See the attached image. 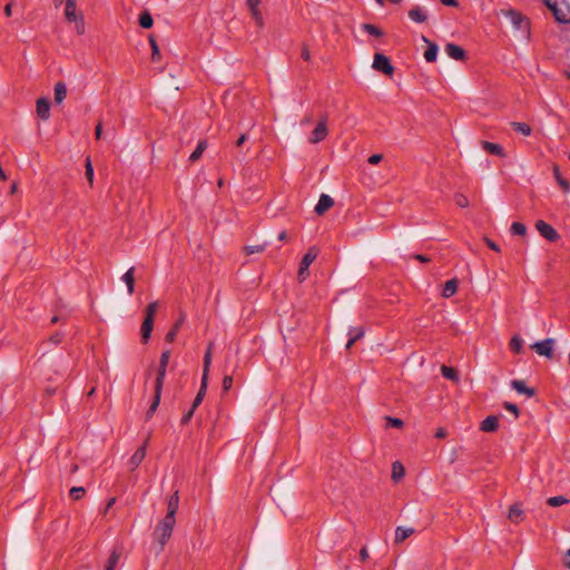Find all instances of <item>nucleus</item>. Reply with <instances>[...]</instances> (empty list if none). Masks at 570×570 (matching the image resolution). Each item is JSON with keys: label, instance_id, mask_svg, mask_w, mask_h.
Segmentation results:
<instances>
[{"label": "nucleus", "instance_id": "nucleus-35", "mask_svg": "<svg viewBox=\"0 0 570 570\" xmlns=\"http://www.w3.org/2000/svg\"><path fill=\"white\" fill-rule=\"evenodd\" d=\"M154 24V19L149 11L145 10L139 16V26L144 29H150Z\"/></svg>", "mask_w": 570, "mask_h": 570}, {"label": "nucleus", "instance_id": "nucleus-52", "mask_svg": "<svg viewBox=\"0 0 570 570\" xmlns=\"http://www.w3.org/2000/svg\"><path fill=\"white\" fill-rule=\"evenodd\" d=\"M503 407L507 411L511 412L514 415L515 419L519 417L520 412H519V407L515 404L510 403V402H504L503 403Z\"/></svg>", "mask_w": 570, "mask_h": 570}, {"label": "nucleus", "instance_id": "nucleus-43", "mask_svg": "<svg viewBox=\"0 0 570 570\" xmlns=\"http://www.w3.org/2000/svg\"><path fill=\"white\" fill-rule=\"evenodd\" d=\"M553 171H554V177H556L558 184L560 185V187L563 189L564 193H569L570 191V184H569V181L566 180L561 176L558 167H554Z\"/></svg>", "mask_w": 570, "mask_h": 570}, {"label": "nucleus", "instance_id": "nucleus-50", "mask_svg": "<svg viewBox=\"0 0 570 570\" xmlns=\"http://www.w3.org/2000/svg\"><path fill=\"white\" fill-rule=\"evenodd\" d=\"M208 377L209 376L202 375V384H200L199 391H198V393L196 395V396H202L203 400H204V397L206 395Z\"/></svg>", "mask_w": 570, "mask_h": 570}, {"label": "nucleus", "instance_id": "nucleus-32", "mask_svg": "<svg viewBox=\"0 0 570 570\" xmlns=\"http://www.w3.org/2000/svg\"><path fill=\"white\" fill-rule=\"evenodd\" d=\"M121 557V552L117 549H114L105 564V570H115Z\"/></svg>", "mask_w": 570, "mask_h": 570}, {"label": "nucleus", "instance_id": "nucleus-16", "mask_svg": "<svg viewBox=\"0 0 570 570\" xmlns=\"http://www.w3.org/2000/svg\"><path fill=\"white\" fill-rule=\"evenodd\" d=\"M146 445H147V442H145L141 446H139L135 451V453L131 455V458L129 460L130 470L134 471L144 461V459L146 456Z\"/></svg>", "mask_w": 570, "mask_h": 570}, {"label": "nucleus", "instance_id": "nucleus-51", "mask_svg": "<svg viewBox=\"0 0 570 570\" xmlns=\"http://www.w3.org/2000/svg\"><path fill=\"white\" fill-rule=\"evenodd\" d=\"M208 377L209 376L202 375V384H200L199 391H198V393L196 395V396H202L203 400H204V397L206 395Z\"/></svg>", "mask_w": 570, "mask_h": 570}, {"label": "nucleus", "instance_id": "nucleus-62", "mask_svg": "<svg viewBox=\"0 0 570 570\" xmlns=\"http://www.w3.org/2000/svg\"><path fill=\"white\" fill-rule=\"evenodd\" d=\"M413 258H414V259H416V261H419V262H421V263H428V262H430V261H431V259H430V257H428V256H425V255H422V254H415V255L413 256Z\"/></svg>", "mask_w": 570, "mask_h": 570}, {"label": "nucleus", "instance_id": "nucleus-64", "mask_svg": "<svg viewBox=\"0 0 570 570\" xmlns=\"http://www.w3.org/2000/svg\"><path fill=\"white\" fill-rule=\"evenodd\" d=\"M564 566L570 569V548L566 552Z\"/></svg>", "mask_w": 570, "mask_h": 570}, {"label": "nucleus", "instance_id": "nucleus-7", "mask_svg": "<svg viewBox=\"0 0 570 570\" xmlns=\"http://www.w3.org/2000/svg\"><path fill=\"white\" fill-rule=\"evenodd\" d=\"M535 228L540 235L549 242H556L560 237L558 232L544 220H538L535 223Z\"/></svg>", "mask_w": 570, "mask_h": 570}, {"label": "nucleus", "instance_id": "nucleus-46", "mask_svg": "<svg viewBox=\"0 0 570 570\" xmlns=\"http://www.w3.org/2000/svg\"><path fill=\"white\" fill-rule=\"evenodd\" d=\"M157 308H158V302L155 301V302L149 303L145 311V313H146L145 318H150L151 321H154Z\"/></svg>", "mask_w": 570, "mask_h": 570}, {"label": "nucleus", "instance_id": "nucleus-23", "mask_svg": "<svg viewBox=\"0 0 570 570\" xmlns=\"http://www.w3.org/2000/svg\"><path fill=\"white\" fill-rule=\"evenodd\" d=\"M163 386L164 385H156L155 384V395H154V400L149 406V409L147 410L146 412V416L147 419H150L154 413L156 412L159 403H160V397H161V391H163Z\"/></svg>", "mask_w": 570, "mask_h": 570}, {"label": "nucleus", "instance_id": "nucleus-21", "mask_svg": "<svg viewBox=\"0 0 570 570\" xmlns=\"http://www.w3.org/2000/svg\"><path fill=\"white\" fill-rule=\"evenodd\" d=\"M499 429V419L495 415L487 416L480 425V430L483 432H495Z\"/></svg>", "mask_w": 570, "mask_h": 570}, {"label": "nucleus", "instance_id": "nucleus-4", "mask_svg": "<svg viewBox=\"0 0 570 570\" xmlns=\"http://www.w3.org/2000/svg\"><path fill=\"white\" fill-rule=\"evenodd\" d=\"M318 255V249L316 247H311L307 253L303 256L302 262L299 264L297 278L299 282H304L309 275L308 268L311 264L316 259Z\"/></svg>", "mask_w": 570, "mask_h": 570}, {"label": "nucleus", "instance_id": "nucleus-18", "mask_svg": "<svg viewBox=\"0 0 570 570\" xmlns=\"http://www.w3.org/2000/svg\"><path fill=\"white\" fill-rule=\"evenodd\" d=\"M422 40L428 45L424 52V58L428 62H434L438 58L439 47L436 43L430 41L425 36H422Z\"/></svg>", "mask_w": 570, "mask_h": 570}, {"label": "nucleus", "instance_id": "nucleus-17", "mask_svg": "<svg viewBox=\"0 0 570 570\" xmlns=\"http://www.w3.org/2000/svg\"><path fill=\"white\" fill-rule=\"evenodd\" d=\"M82 14L77 13V0H66L65 17L68 22L77 21Z\"/></svg>", "mask_w": 570, "mask_h": 570}, {"label": "nucleus", "instance_id": "nucleus-13", "mask_svg": "<svg viewBox=\"0 0 570 570\" xmlns=\"http://www.w3.org/2000/svg\"><path fill=\"white\" fill-rule=\"evenodd\" d=\"M334 200L333 198L327 194H322L320 196V199L314 208L315 213L317 215L325 214L331 207H333Z\"/></svg>", "mask_w": 570, "mask_h": 570}, {"label": "nucleus", "instance_id": "nucleus-22", "mask_svg": "<svg viewBox=\"0 0 570 570\" xmlns=\"http://www.w3.org/2000/svg\"><path fill=\"white\" fill-rule=\"evenodd\" d=\"M186 315L184 313L180 314L179 318L174 323L173 327L169 330V332L165 336V341L167 343H173L176 338L177 333L179 332L180 327L183 326L185 322Z\"/></svg>", "mask_w": 570, "mask_h": 570}, {"label": "nucleus", "instance_id": "nucleus-30", "mask_svg": "<svg viewBox=\"0 0 570 570\" xmlns=\"http://www.w3.org/2000/svg\"><path fill=\"white\" fill-rule=\"evenodd\" d=\"M458 291V279L452 278L445 282L442 291V296L449 298L453 296Z\"/></svg>", "mask_w": 570, "mask_h": 570}, {"label": "nucleus", "instance_id": "nucleus-60", "mask_svg": "<svg viewBox=\"0 0 570 570\" xmlns=\"http://www.w3.org/2000/svg\"><path fill=\"white\" fill-rule=\"evenodd\" d=\"M302 58L305 60V61H309L311 60V52H309V49L306 45H303V48H302Z\"/></svg>", "mask_w": 570, "mask_h": 570}, {"label": "nucleus", "instance_id": "nucleus-57", "mask_svg": "<svg viewBox=\"0 0 570 570\" xmlns=\"http://www.w3.org/2000/svg\"><path fill=\"white\" fill-rule=\"evenodd\" d=\"M484 242H485L487 246H488L489 248H491L492 250L498 252V253L501 250V249H500V246H499L494 240H492V239H490V238L485 237V238H484Z\"/></svg>", "mask_w": 570, "mask_h": 570}, {"label": "nucleus", "instance_id": "nucleus-45", "mask_svg": "<svg viewBox=\"0 0 570 570\" xmlns=\"http://www.w3.org/2000/svg\"><path fill=\"white\" fill-rule=\"evenodd\" d=\"M267 246H268V243H263L259 245H249V246L245 247V252L247 255H252L255 253H262L266 249Z\"/></svg>", "mask_w": 570, "mask_h": 570}, {"label": "nucleus", "instance_id": "nucleus-15", "mask_svg": "<svg viewBox=\"0 0 570 570\" xmlns=\"http://www.w3.org/2000/svg\"><path fill=\"white\" fill-rule=\"evenodd\" d=\"M365 334V330L363 326H352L348 328V332H347V335H348V341L346 343V350H350L355 342H357L358 340H361Z\"/></svg>", "mask_w": 570, "mask_h": 570}, {"label": "nucleus", "instance_id": "nucleus-49", "mask_svg": "<svg viewBox=\"0 0 570 570\" xmlns=\"http://www.w3.org/2000/svg\"><path fill=\"white\" fill-rule=\"evenodd\" d=\"M86 490L85 488L82 487H73L70 489V497L73 499V500H80L83 494H85Z\"/></svg>", "mask_w": 570, "mask_h": 570}, {"label": "nucleus", "instance_id": "nucleus-34", "mask_svg": "<svg viewBox=\"0 0 570 570\" xmlns=\"http://www.w3.org/2000/svg\"><path fill=\"white\" fill-rule=\"evenodd\" d=\"M511 127L515 132L521 134L522 136L525 137L530 136L532 132L531 127L525 122L512 121Z\"/></svg>", "mask_w": 570, "mask_h": 570}, {"label": "nucleus", "instance_id": "nucleus-8", "mask_svg": "<svg viewBox=\"0 0 570 570\" xmlns=\"http://www.w3.org/2000/svg\"><path fill=\"white\" fill-rule=\"evenodd\" d=\"M169 358H170V351L169 350L164 351L161 353L160 360H159V366H158L157 376H156V381H155L156 385H164Z\"/></svg>", "mask_w": 570, "mask_h": 570}, {"label": "nucleus", "instance_id": "nucleus-33", "mask_svg": "<svg viewBox=\"0 0 570 570\" xmlns=\"http://www.w3.org/2000/svg\"><path fill=\"white\" fill-rule=\"evenodd\" d=\"M414 533L413 528L397 527L395 530V541L402 542Z\"/></svg>", "mask_w": 570, "mask_h": 570}, {"label": "nucleus", "instance_id": "nucleus-31", "mask_svg": "<svg viewBox=\"0 0 570 570\" xmlns=\"http://www.w3.org/2000/svg\"><path fill=\"white\" fill-rule=\"evenodd\" d=\"M213 347H214V343L210 342L208 344L206 353L204 355V365H203V374L202 375L209 376V368H210V364H212V351H213Z\"/></svg>", "mask_w": 570, "mask_h": 570}, {"label": "nucleus", "instance_id": "nucleus-56", "mask_svg": "<svg viewBox=\"0 0 570 570\" xmlns=\"http://www.w3.org/2000/svg\"><path fill=\"white\" fill-rule=\"evenodd\" d=\"M63 338V333L61 332H56L53 333L50 337H49V341L56 345L60 344L61 341Z\"/></svg>", "mask_w": 570, "mask_h": 570}, {"label": "nucleus", "instance_id": "nucleus-14", "mask_svg": "<svg viewBox=\"0 0 570 570\" xmlns=\"http://www.w3.org/2000/svg\"><path fill=\"white\" fill-rule=\"evenodd\" d=\"M446 55L458 61H462L466 58L464 49L455 43H448L444 48Z\"/></svg>", "mask_w": 570, "mask_h": 570}, {"label": "nucleus", "instance_id": "nucleus-36", "mask_svg": "<svg viewBox=\"0 0 570 570\" xmlns=\"http://www.w3.org/2000/svg\"><path fill=\"white\" fill-rule=\"evenodd\" d=\"M206 148H207V141L206 140H199L196 149L190 154L189 160L191 163L197 161L202 157V155H203V153L205 151Z\"/></svg>", "mask_w": 570, "mask_h": 570}, {"label": "nucleus", "instance_id": "nucleus-27", "mask_svg": "<svg viewBox=\"0 0 570 570\" xmlns=\"http://www.w3.org/2000/svg\"><path fill=\"white\" fill-rule=\"evenodd\" d=\"M409 17L412 21L416 22V23H423L426 21L428 19V16L426 13L424 12V10L416 6V7H413L410 11H409Z\"/></svg>", "mask_w": 570, "mask_h": 570}, {"label": "nucleus", "instance_id": "nucleus-28", "mask_svg": "<svg viewBox=\"0 0 570 570\" xmlns=\"http://www.w3.org/2000/svg\"><path fill=\"white\" fill-rule=\"evenodd\" d=\"M55 104L60 105L67 97V86L65 82L59 81L55 85Z\"/></svg>", "mask_w": 570, "mask_h": 570}, {"label": "nucleus", "instance_id": "nucleus-20", "mask_svg": "<svg viewBox=\"0 0 570 570\" xmlns=\"http://www.w3.org/2000/svg\"><path fill=\"white\" fill-rule=\"evenodd\" d=\"M511 387L515 390L519 394H524L528 397H532L535 395V390L532 387H528L524 381L513 380L510 383Z\"/></svg>", "mask_w": 570, "mask_h": 570}, {"label": "nucleus", "instance_id": "nucleus-2", "mask_svg": "<svg viewBox=\"0 0 570 570\" xmlns=\"http://www.w3.org/2000/svg\"><path fill=\"white\" fill-rule=\"evenodd\" d=\"M176 520L165 518L159 521L154 530V539L159 543V550L163 551L167 541L170 539Z\"/></svg>", "mask_w": 570, "mask_h": 570}, {"label": "nucleus", "instance_id": "nucleus-61", "mask_svg": "<svg viewBox=\"0 0 570 570\" xmlns=\"http://www.w3.org/2000/svg\"><path fill=\"white\" fill-rule=\"evenodd\" d=\"M446 435H448L446 430L443 428H439L435 432L436 439H444V438H446Z\"/></svg>", "mask_w": 570, "mask_h": 570}, {"label": "nucleus", "instance_id": "nucleus-55", "mask_svg": "<svg viewBox=\"0 0 570 570\" xmlns=\"http://www.w3.org/2000/svg\"><path fill=\"white\" fill-rule=\"evenodd\" d=\"M386 421L391 424V426L397 428V429L402 428L404 424L403 421L397 417L386 416Z\"/></svg>", "mask_w": 570, "mask_h": 570}, {"label": "nucleus", "instance_id": "nucleus-42", "mask_svg": "<svg viewBox=\"0 0 570 570\" xmlns=\"http://www.w3.org/2000/svg\"><path fill=\"white\" fill-rule=\"evenodd\" d=\"M362 29L365 32H367L368 35L377 37V38L382 37L384 35L382 29H380L379 27H376L375 24H372V23H363Z\"/></svg>", "mask_w": 570, "mask_h": 570}, {"label": "nucleus", "instance_id": "nucleus-24", "mask_svg": "<svg viewBox=\"0 0 570 570\" xmlns=\"http://www.w3.org/2000/svg\"><path fill=\"white\" fill-rule=\"evenodd\" d=\"M163 386L164 385H156L155 384V395H154V400L149 406V409L147 410L146 412V416L147 419H150L154 413L156 412L159 403H160V397H161V391H163Z\"/></svg>", "mask_w": 570, "mask_h": 570}, {"label": "nucleus", "instance_id": "nucleus-59", "mask_svg": "<svg viewBox=\"0 0 570 570\" xmlns=\"http://www.w3.org/2000/svg\"><path fill=\"white\" fill-rule=\"evenodd\" d=\"M383 156L381 154L371 155L367 159L368 164L376 165L382 160Z\"/></svg>", "mask_w": 570, "mask_h": 570}, {"label": "nucleus", "instance_id": "nucleus-37", "mask_svg": "<svg viewBox=\"0 0 570 570\" xmlns=\"http://www.w3.org/2000/svg\"><path fill=\"white\" fill-rule=\"evenodd\" d=\"M405 474V470H404V466L402 465L401 462L396 461L393 463L392 465V479L395 481V482H399Z\"/></svg>", "mask_w": 570, "mask_h": 570}, {"label": "nucleus", "instance_id": "nucleus-11", "mask_svg": "<svg viewBox=\"0 0 570 570\" xmlns=\"http://www.w3.org/2000/svg\"><path fill=\"white\" fill-rule=\"evenodd\" d=\"M37 115L42 120H48L50 118V101L46 97H41L37 100L36 104Z\"/></svg>", "mask_w": 570, "mask_h": 570}, {"label": "nucleus", "instance_id": "nucleus-12", "mask_svg": "<svg viewBox=\"0 0 570 570\" xmlns=\"http://www.w3.org/2000/svg\"><path fill=\"white\" fill-rule=\"evenodd\" d=\"M178 508H179V493H178V490H176L168 499L167 513H166L165 518L176 520V513L178 511Z\"/></svg>", "mask_w": 570, "mask_h": 570}, {"label": "nucleus", "instance_id": "nucleus-3", "mask_svg": "<svg viewBox=\"0 0 570 570\" xmlns=\"http://www.w3.org/2000/svg\"><path fill=\"white\" fill-rule=\"evenodd\" d=\"M560 23L570 22V6L566 0H542Z\"/></svg>", "mask_w": 570, "mask_h": 570}, {"label": "nucleus", "instance_id": "nucleus-47", "mask_svg": "<svg viewBox=\"0 0 570 570\" xmlns=\"http://www.w3.org/2000/svg\"><path fill=\"white\" fill-rule=\"evenodd\" d=\"M454 202L460 208H466L470 204L468 197L461 193L454 194Z\"/></svg>", "mask_w": 570, "mask_h": 570}, {"label": "nucleus", "instance_id": "nucleus-19", "mask_svg": "<svg viewBox=\"0 0 570 570\" xmlns=\"http://www.w3.org/2000/svg\"><path fill=\"white\" fill-rule=\"evenodd\" d=\"M481 146H482V148L485 151H488L491 155L498 156L500 158H504L505 157V153L503 150V147L501 145H499V144L490 142L488 140H482L481 141Z\"/></svg>", "mask_w": 570, "mask_h": 570}, {"label": "nucleus", "instance_id": "nucleus-25", "mask_svg": "<svg viewBox=\"0 0 570 570\" xmlns=\"http://www.w3.org/2000/svg\"><path fill=\"white\" fill-rule=\"evenodd\" d=\"M153 328H154V321H151L150 318H145L141 324V328H140L142 343H145V344L148 343V341L151 336Z\"/></svg>", "mask_w": 570, "mask_h": 570}, {"label": "nucleus", "instance_id": "nucleus-48", "mask_svg": "<svg viewBox=\"0 0 570 570\" xmlns=\"http://www.w3.org/2000/svg\"><path fill=\"white\" fill-rule=\"evenodd\" d=\"M85 176H86L87 180L89 181L90 186H92V184H94V167H92V164H91V160L89 157L86 159Z\"/></svg>", "mask_w": 570, "mask_h": 570}, {"label": "nucleus", "instance_id": "nucleus-6", "mask_svg": "<svg viewBox=\"0 0 570 570\" xmlns=\"http://www.w3.org/2000/svg\"><path fill=\"white\" fill-rule=\"evenodd\" d=\"M326 121H327V118H326V116H324L323 119L316 125V127L314 128V130L312 131V134L308 138V141L311 144H318L326 138V136L328 134Z\"/></svg>", "mask_w": 570, "mask_h": 570}, {"label": "nucleus", "instance_id": "nucleus-29", "mask_svg": "<svg viewBox=\"0 0 570 570\" xmlns=\"http://www.w3.org/2000/svg\"><path fill=\"white\" fill-rule=\"evenodd\" d=\"M508 518L514 523H518L523 519V510L520 503H514L510 507Z\"/></svg>", "mask_w": 570, "mask_h": 570}, {"label": "nucleus", "instance_id": "nucleus-10", "mask_svg": "<svg viewBox=\"0 0 570 570\" xmlns=\"http://www.w3.org/2000/svg\"><path fill=\"white\" fill-rule=\"evenodd\" d=\"M246 4L249 9L250 17L255 21L256 26L258 28H263L264 27V18H263V13L259 9L261 0H246Z\"/></svg>", "mask_w": 570, "mask_h": 570}, {"label": "nucleus", "instance_id": "nucleus-39", "mask_svg": "<svg viewBox=\"0 0 570 570\" xmlns=\"http://www.w3.org/2000/svg\"><path fill=\"white\" fill-rule=\"evenodd\" d=\"M441 373L448 380H451V381H458L459 380L458 371L454 367L442 365L441 366Z\"/></svg>", "mask_w": 570, "mask_h": 570}, {"label": "nucleus", "instance_id": "nucleus-38", "mask_svg": "<svg viewBox=\"0 0 570 570\" xmlns=\"http://www.w3.org/2000/svg\"><path fill=\"white\" fill-rule=\"evenodd\" d=\"M148 40H149V45L151 47V60L159 61L161 58V55H160V50H159L158 43L156 41V38L153 35H150L148 37Z\"/></svg>", "mask_w": 570, "mask_h": 570}, {"label": "nucleus", "instance_id": "nucleus-40", "mask_svg": "<svg viewBox=\"0 0 570 570\" xmlns=\"http://www.w3.org/2000/svg\"><path fill=\"white\" fill-rule=\"evenodd\" d=\"M510 348L515 354H520L523 351V341L521 337L514 335L510 341Z\"/></svg>", "mask_w": 570, "mask_h": 570}, {"label": "nucleus", "instance_id": "nucleus-44", "mask_svg": "<svg viewBox=\"0 0 570 570\" xmlns=\"http://www.w3.org/2000/svg\"><path fill=\"white\" fill-rule=\"evenodd\" d=\"M569 500L564 497V495H557V497H551L548 499L547 503L550 505V507H560V505H563L566 503H568Z\"/></svg>", "mask_w": 570, "mask_h": 570}, {"label": "nucleus", "instance_id": "nucleus-58", "mask_svg": "<svg viewBox=\"0 0 570 570\" xmlns=\"http://www.w3.org/2000/svg\"><path fill=\"white\" fill-rule=\"evenodd\" d=\"M194 412H195V410H193V409L190 407V409H189V411L183 415L180 423H181L183 425L188 424V422L191 420V417H193V415H194Z\"/></svg>", "mask_w": 570, "mask_h": 570}, {"label": "nucleus", "instance_id": "nucleus-9", "mask_svg": "<svg viewBox=\"0 0 570 570\" xmlns=\"http://www.w3.org/2000/svg\"><path fill=\"white\" fill-rule=\"evenodd\" d=\"M554 342L556 341L553 338H546L543 341L535 342L531 347L539 355H542V356H546L548 358H551L552 357V350H553Z\"/></svg>", "mask_w": 570, "mask_h": 570}, {"label": "nucleus", "instance_id": "nucleus-53", "mask_svg": "<svg viewBox=\"0 0 570 570\" xmlns=\"http://www.w3.org/2000/svg\"><path fill=\"white\" fill-rule=\"evenodd\" d=\"M76 22V31L78 35H83L85 31H86V24H85V19H83V16H81L80 18L77 19Z\"/></svg>", "mask_w": 570, "mask_h": 570}, {"label": "nucleus", "instance_id": "nucleus-54", "mask_svg": "<svg viewBox=\"0 0 570 570\" xmlns=\"http://www.w3.org/2000/svg\"><path fill=\"white\" fill-rule=\"evenodd\" d=\"M234 379L232 375H225L223 379V391L227 392L232 389Z\"/></svg>", "mask_w": 570, "mask_h": 570}, {"label": "nucleus", "instance_id": "nucleus-1", "mask_svg": "<svg viewBox=\"0 0 570 570\" xmlns=\"http://www.w3.org/2000/svg\"><path fill=\"white\" fill-rule=\"evenodd\" d=\"M500 14L509 19L514 31L519 32L522 39H530V20L522 12L515 9H502Z\"/></svg>", "mask_w": 570, "mask_h": 570}, {"label": "nucleus", "instance_id": "nucleus-63", "mask_svg": "<svg viewBox=\"0 0 570 570\" xmlns=\"http://www.w3.org/2000/svg\"><path fill=\"white\" fill-rule=\"evenodd\" d=\"M101 134H102V125L101 122L99 121L96 126V129H95V136L97 139H99L101 137Z\"/></svg>", "mask_w": 570, "mask_h": 570}, {"label": "nucleus", "instance_id": "nucleus-41", "mask_svg": "<svg viewBox=\"0 0 570 570\" xmlns=\"http://www.w3.org/2000/svg\"><path fill=\"white\" fill-rule=\"evenodd\" d=\"M510 232L512 235L525 236L527 226L523 223L514 222V223H512V225L510 227Z\"/></svg>", "mask_w": 570, "mask_h": 570}, {"label": "nucleus", "instance_id": "nucleus-26", "mask_svg": "<svg viewBox=\"0 0 570 570\" xmlns=\"http://www.w3.org/2000/svg\"><path fill=\"white\" fill-rule=\"evenodd\" d=\"M122 282L127 285L128 294L131 295L135 291V267L131 266L121 277Z\"/></svg>", "mask_w": 570, "mask_h": 570}, {"label": "nucleus", "instance_id": "nucleus-5", "mask_svg": "<svg viewBox=\"0 0 570 570\" xmlns=\"http://www.w3.org/2000/svg\"><path fill=\"white\" fill-rule=\"evenodd\" d=\"M372 67L386 76H392L394 72V67L391 63V60L385 55L380 52L374 55Z\"/></svg>", "mask_w": 570, "mask_h": 570}]
</instances>
